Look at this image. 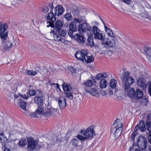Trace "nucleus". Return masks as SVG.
<instances>
[{"label": "nucleus", "mask_w": 151, "mask_h": 151, "mask_svg": "<svg viewBox=\"0 0 151 151\" xmlns=\"http://www.w3.org/2000/svg\"><path fill=\"white\" fill-rule=\"evenodd\" d=\"M8 28V25L6 24H2L0 23V35L1 39L5 40L6 38L8 32L6 31Z\"/></svg>", "instance_id": "11"}, {"label": "nucleus", "mask_w": 151, "mask_h": 151, "mask_svg": "<svg viewBox=\"0 0 151 151\" xmlns=\"http://www.w3.org/2000/svg\"><path fill=\"white\" fill-rule=\"evenodd\" d=\"M83 25L85 27L86 30L89 31L91 30V27L90 26L89 24L86 22H83Z\"/></svg>", "instance_id": "43"}, {"label": "nucleus", "mask_w": 151, "mask_h": 151, "mask_svg": "<svg viewBox=\"0 0 151 151\" xmlns=\"http://www.w3.org/2000/svg\"><path fill=\"white\" fill-rule=\"evenodd\" d=\"M120 77L122 81L124 88V92L126 96L133 100L134 98L135 89L130 86L134 82V79L129 76L128 72H123V75L119 74Z\"/></svg>", "instance_id": "1"}, {"label": "nucleus", "mask_w": 151, "mask_h": 151, "mask_svg": "<svg viewBox=\"0 0 151 151\" xmlns=\"http://www.w3.org/2000/svg\"><path fill=\"white\" fill-rule=\"evenodd\" d=\"M27 144L26 139L24 138H22L19 141V144L20 146L23 147L25 146Z\"/></svg>", "instance_id": "37"}, {"label": "nucleus", "mask_w": 151, "mask_h": 151, "mask_svg": "<svg viewBox=\"0 0 151 151\" xmlns=\"http://www.w3.org/2000/svg\"><path fill=\"white\" fill-rule=\"evenodd\" d=\"M56 31L58 32L59 35L62 36H64L66 35V31L61 29H58Z\"/></svg>", "instance_id": "40"}, {"label": "nucleus", "mask_w": 151, "mask_h": 151, "mask_svg": "<svg viewBox=\"0 0 151 151\" xmlns=\"http://www.w3.org/2000/svg\"><path fill=\"white\" fill-rule=\"evenodd\" d=\"M78 139L81 141V140L78 137V135L75 137L72 140L71 142L72 145L73 146H76L77 145L78 143Z\"/></svg>", "instance_id": "34"}, {"label": "nucleus", "mask_w": 151, "mask_h": 151, "mask_svg": "<svg viewBox=\"0 0 151 151\" xmlns=\"http://www.w3.org/2000/svg\"><path fill=\"white\" fill-rule=\"evenodd\" d=\"M49 8L47 6L43 7L42 9V11L45 14L49 12Z\"/></svg>", "instance_id": "46"}, {"label": "nucleus", "mask_w": 151, "mask_h": 151, "mask_svg": "<svg viewBox=\"0 0 151 151\" xmlns=\"http://www.w3.org/2000/svg\"><path fill=\"white\" fill-rule=\"evenodd\" d=\"M103 23L104 26L106 34L108 37L115 39L116 37V36L115 34L113 33V32L111 29L107 27L105 23L104 22H103Z\"/></svg>", "instance_id": "19"}, {"label": "nucleus", "mask_w": 151, "mask_h": 151, "mask_svg": "<svg viewBox=\"0 0 151 151\" xmlns=\"http://www.w3.org/2000/svg\"><path fill=\"white\" fill-rule=\"evenodd\" d=\"M145 55L147 59L151 64V48L149 47H145L144 49Z\"/></svg>", "instance_id": "21"}, {"label": "nucleus", "mask_w": 151, "mask_h": 151, "mask_svg": "<svg viewBox=\"0 0 151 151\" xmlns=\"http://www.w3.org/2000/svg\"><path fill=\"white\" fill-rule=\"evenodd\" d=\"M137 84L138 86L141 87L143 89L146 88V85L145 82V80L143 78H140L138 79Z\"/></svg>", "instance_id": "25"}, {"label": "nucleus", "mask_w": 151, "mask_h": 151, "mask_svg": "<svg viewBox=\"0 0 151 151\" xmlns=\"http://www.w3.org/2000/svg\"><path fill=\"white\" fill-rule=\"evenodd\" d=\"M12 46V43L11 41H6L3 44V48L6 51L10 49Z\"/></svg>", "instance_id": "23"}, {"label": "nucleus", "mask_w": 151, "mask_h": 151, "mask_svg": "<svg viewBox=\"0 0 151 151\" xmlns=\"http://www.w3.org/2000/svg\"><path fill=\"white\" fill-rule=\"evenodd\" d=\"M147 143L146 139L142 135L139 136L137 140L138 147L142 150L146 149L147 146Z\"/></svg>", "instance_id": "7"}, {"label": "nucleus", "mask_w": 151, "mask_h": 151, "mask_svg": "<svg viewBox=\"0 0 151 151\" xmlns=\"http://www.w3.org/2000/svg\"><path fill=\"white\" fill-rule=\"evenodd\" d=\"M68 68L69 70L70 71H71V72H72V73H74L75 72V70L71 66H69Z\"/></svg>", "instance_id": "55"}, {"label": "nucleus", "mask_w": 151, "mask_h": 151, "mask_svg": "<svg viewBox=\"0 0 151 151\" xmlns=\"http://www.w3.org/2000/svg\"><path fill=\"white\" fill-rule=\"evenodd\" d=\"M148 149L149 150V151H151V146H148Z\"/></svg>", "instance_id": "61"}, {"label": "nucleus", "mask_w": 151, "mask_h": 151, "mask_svg": "<svg viewBox=\"0 0 151 151\" xmlns=\"http://www.w3.org/2000/svg\"><path fill=\"white\" fill-rule=\"evenodd\" d=\"M7 140L8 139L5 136L1 134H0V143H1L3 146L5 145Z\"/></svg>", "instance_id": "30"}, {"label": "nucleus", "mask_w": 151, "mask_h": 151, "mask_svg": "<svg viewBox=\"0 0 151 151\" xmlns=\"http://www.w3.org/2000/svg\"><path fill=\"white\" fill-rule=\"evenodd\" d=\"M114 38L110 39L108 38H105L101 41V44L104 46L110 47H114L115 45Z\"/></svg>", "instance_id": "10"}, {"label": "nucleus", "mask_w": 151, "mask_h": 151, "mask_svg": "<svg viewBox=\"0 0 151 151\" xmlns=\"http://www.w3.org/2000/svg\"><path fill=\"white\" fill-rule=\"evenodd\" d=\"M24 91H23L21 93H19L18 95L15 94L14 95L15 99H17L19 96L23 99H27L30 96H33L36 94V92L34 90H31L28 91L25 94Z\"/></svg>", "instance_id": "8"}, {"label": "nucleus", "mask_w": 151, "mask_h": 151, "mask_svg": "<svg viewBox=\"0 0 151 151\" xmlns=\"http://www.w3.org/2000/svg\"><path fill=\"white\" fill-rule=\"evenodd\" d=\"M89 36H90L88 37V41L89 42V45L91 46H92L93 45H94L92 37V34H91Z\"/></svg>", "instance_id": "41"}, {"label": "nucleus", "mask_w": 151, "mask_h": 151, "mask_svg": "<svg viewBox=\"0 0 151 151\" xmlns=\"http://www.w3.org/2000/svg\"><path fill=\"white\" fill-rule=\"evenodd\" d=\"M84 90L86 92L89 93L92 96L99 97L100 96L98 89L96 87H85Z\"/></svg>", "instance_id": "12"}, {"label": "nucleus", "mask_w": 151, "mask_h": 151, "mask_svg": "<svg viewBox=\"0 0 151 151\" xmlns=\"http://www.w3.org/2000/svg\"><path fill=\"white\" fill-rule=\"evenodd\" d=\"M4 151H11V150L8 148H5Z\"/></svg>", "instance_id": "60"}, {"label": "nucleus", "mask_w": 151, "mask_h": 151, "mask_svg": "<svg viewBox=\"0 0 151 151\" xmlns=\"http://www.w3.org/2000/svg\"><path fill=\"white\" fill-rule=\"evenodd\" d=\"M122 1L127 4H130L132 2L131 0H122Z\"/></svg>", "instance_id": "54"}, {"label": "nucleus", "mask_w": 151, "mask_h": 151, "mask_svg": "<svg viewBox=\"0 0 151 151\" xmlns=\"http://www.w3.org/2000/svg\"><path fill=\"white\" fill-rule=\"evenodd\" d=\"M44 113L45 112H43V109L39 107L36 110L35 112V113L39 116V117L41 115H43V113Z\"/></svg>", "instance_id": "33"}, {"label": "nucleus", "mask_w": 151, "mask_h": 151, "mask_svg": "<svg viewBox=\"0 0 151 151\" xmlns=\"http://www.w3.org/2000/svg\"><path fill=\"white\" fill-rule=\"evenodd\" d=\"M36 71H34L32 70H29L27 71V74L29 76H35L37 74Z\"/></svg>", "instance_id": "45"}, {"label": "nucleus", "mask_w": 151, "mask_h": 151, "mask_svg": "<svg viewBox=\"0 0 151 151\" xmlns=\"http://www.w3.org/2000/svg\"><path fill=\"white\" fill-rule=\"evenodd\" d=\"M7 123L5 122H3L0 124V129H3L4 127H6Z\"/></svg>", "instance_id": "50"}, {"label": "nucleus", "mask_w": 151, "mask_h": 151, "mask_svg": "<svg viewBox=\"0 0 151 151\" xmlns=\"http://www.w3.org/2000/svg\"><path fill=\"white\" fill-rule=\"evenodd\" d=\"M101 94L103 96H105L106 94V93L104 91H102L101 92Z\"/></svg>", "instance_id": "59"}, {"label": "nucleus", "mask_w": 151, "mask_h": 151, "mask_svg": "<svg viewBox=\"0 0 151 151\" xmlns=\"http://www.w3.org/2000/svg\"><path fill=\"white\" fill-rule=\"evenodd\" d=\"M27 150L28 151H32L33 150L35 146L37 144V141L34 140V139L31 137L27 138Z\"/></svg>", "instance_id": "9"}, {"label": "nucleus", "mask_w": 151, "mask_h": 151, "mask_svg": "<svg viewBox=\"0 0 151 151\" xmlns=\"http://www.w3.org/2000/svg\"><path fill=\"white\" fill-rule=\"evenodd\" d=\"M94 132L93 126H91L88 127L86 130H81L78 134V137L81 141H84L88 139L91 138Z\"/></svg>", "instance_id": "5"}, {"label": "nucleus", "mask_w": 151, "mask_h": 151, "mask_svg": "<svg viewBox=\"0 0 151 151\" xmlns=\"http://www.w3.org/2000/svg\"><path fill=\"white\" fill-rule=\"evenodd\" d=\"M105 37L104 34L101 31L94 36V38L95 39L101 40V41L104 39Z\"/></svg>", "instance_id": "26"}, {"label": "nucleus", "mask_w": 151, "mask_h": 151, "mask_svg": "<svg viewBox=\"0 0 151 151\" xmlns=\"http://www.w3.org/2000/svg\"><path fill=\"white\" fill-rule=\"evenodd\" d=\"M78 30L81 32H84L85 31V28L83 25V23L82 24L80 23L78 24Z\"/></svg>", "instance_id": "36"}, {"label": "nucleus", "mask_w": 151, "mask_h": 151, "mask_svg": "<svg viewBox=\"0 0 151 151\" xmlns=\"http://www.w3.org/2000/svg\"><path fill=\"white\" fill-rule=\"evenodd\" d=\"M132 149V148H130L129 149V151H131Z\"/></svg>", "instance_id": "63"}, {"label": "nucleus", "mask_w": 151, "mask_h": 151, "mask_svg": "<svg viewBox=\"0 0 151 151\" xmlns=\"http://www.w3.org/2000/svg\"><path fill=\"white\" fill-rule=\"evenodd\" d=\"M58 102L60 108L63 109L66 105L65 98L64 97L61 96L58 99Z\"/></svg>", "instance_id": "18"}, {"label": "nucleus", "mask_w": 151, "mask_h": 151, "mask_svg": "<svg viewBox=\"0 0 151 151\" xmlns=\"http://www.w3.org/2000/svg\"><path fill=\"white\" fill-rule=\"evenodd\" d=\"M122 98L121 96H118V99L119 100H122Z\"/></svg>", "instance_id": "62"}, {"label": "nucleus", "mask_w": 151, "mask_h": 151, "mask_svg": "<svg viewBox=\"0 0 151 151\" xmlns=\"http://www.w3.org/2000/svg\"><path fill=\"white\" fill-rule=\"evenodd\" d=\"M34 100L36 103L39 104L42 102L43 99L41 97L36 96L34 98Z\"/></svg>", "instance_id": "39"}, {"label": "nucleus", "mask_w": 151, "mask_h": 151, "mask_svg": "<svg viewBox=\"0 0 151 151\" xmlns=\"http://www.w3.org/2000/svg\"><path fill=\"white\" fill-rule=\"evenodd\" d=\"M62 87L64 91H70L72 89L70 85L65 83H63L62 85Z\"/></svg>", "instance_id": "29"}, {"label": "nucleus", "mask_w": 151, "mask_h": 151, "mask_svg": "<svg viewBox=\"0 0 151 151\" xmlns=\"http://www.w3.org/2000/svg\"><path fill=\"white\" fill-rule=\"evenodd\" d=\"M47 23H49V25L47 26V27H52L53 28L54 27V24L51 21H47Z\"/></svg>", "instance_id": "51"}, {"label": "nucleus", "mask_w": 151, "mask_h": 151, "mask_svg": "<svg viewBox=\"0 0 151 151\" xmlns=\"http://www.w3.org/2000/svg\"><path fill=\"white\" fill-rule=\"evenodd\" d=\"M64 18L67 21L70 20L72 18L71 14L70 13H66L64 15Z\"/></svg>", "instance_id": "38"}, {"label": "nucleus", "mask_w": 151, "mask_h": 151, "mask_svg": "<svg viewBox=\"0 0 151 151\" xmlns=\"http://www.w3.org/2000/svg\"><path fill=\"white\" fill-rule=\"evenodd\" d=\"M50 33L51 35H52L54 40L56 42L60 41L62 43H66V41L65 40V39L64 38H61V37L56 34L54 30H52L51 29L50 31Z\"/></svg>", "instance_id": "16"}, {"label": "nucleus", "mask_w": 151, "mask_h": 151, "mask_svg": "<svg viewBox=\"0 0 151 151\" xmlns=\"http://www.w3.org/2000/svg\"><path fill=\"white\" fill-rule=\"evenodd\" d=\"M96 81L94 79H88L85 81L83 83V85L86 86V87H93L96 85Z\"/></svg>", "instance_id": "15"}, {"label": "nucleus", "mask_w": 151, "mask_h": 151, "mask_svg": "<svg viewBox=\"0 0 151 151\" xmlns=\"http://www.w3.org/2000/svg\"><path fill=\"white\" fill-rule=\"evenodd\" d=\"M74 37L77 41L81 43L84 42L85 40V38L81 34H76Z\"/></svg>", "instance_id": "22"}, {"label": "nucleus", "mask_w": 151, "mask_h": 151, "mask_svg": "<svg viewBox=\"0 0 151 151\" xmlns=\"http://www.w3.org/2000/svg\"><path fill=\"white\" fill-rule=\"evenodd\" d=\"M148 102L147 99L145 97L143 98L142 100L141 101V103L144 105H146Z\"/></svg>", "instance_id": "48"}, {"label": "nucleus", "mask_w": 151, "mask_h": 151, "mask_svg": "<svg viewBox=\"0 0 151 151\" xmlns=\"http://www.w3.org/2000/svg\"><path fill=\"white\" fill-rule=\"evenodd\" d=\"M56 141H59V140L57 138H56Z\"/></svg>", "instance_id": "64"}, {"label": "nucleus", "mask_w": 151, "mask_h": 151, "mask_svg": "<svg viewBox=\"0 0 151 151\" xmlns=\"http://www.w3.org/2000/svg\"><path fill=\"white\" fill-rule=\"evenodd\" d=\"M75 57L83 63L88 64L93 62L94 58L93 56L88 54V51L86 49L77 51L75 54Z\"/></svg>", "instance_id": "2"}, {"label": "nucleus", "mask_w": 151, "mask_h": 151, "mask_svg": "<svg viewBox=\"0 0 151 151\" xmlns=\"http://www.w3.org/2000/svg\"><path fill=\"white\" fill-rule=\"evenodd\" d=\"M117 82L114 79H111L110 81V87L111 88H114L116 86Z\"/></svg>", "instance_id": "31"}, {"label": "nucleus", "mask_w": 151, "mask_h": 151, "mask_svg": "<svg viewBox=\"0 0 151 151\" xmlns=\"http://www.w3.org/2000/svg\"><path fill=\"white\" fill-rule=\"evenodd\" d=\"M143 96V93L142 91L139 89H137L135 91L134 98L132 101L135 102L136 99H141Z\"/></svg>", "instance_id": "17"}, {"label": "nucleus", "mask_w": 151, "mask_h": 151, "mask_svg": "<svg viewBox=\"0 0 151 151\" xmlns=\"http://www.w3.org/2000/svg\"><path fill=\"white\" fill-rule=\"evenodd\" d=\"M58 111L56 109L48 107L47 110L43 113V115L45 117H53L57 113Z\"/></svg>", "instance_id": "13"}, {"label": "nucleus", "mask_w": 151, "mask_h": 151, "mask_svg": "<svg viewBox=\"0 0 151 151\" xmlns=\"http://www.w3.org/2000/svg\"><path fill=\"white\" fill-rule=\"evenodd\" d=\"M17 101L18 102V104L20 106L21 109L23 110V112L26 113L27 111L26 108V103L25 102H24L23 100L19 98V97Z\"/></svg>", "instance_id": "20"}, {"label": "nucleus", "mask_w": 151, "mask_h": 151, "mask_svg": "<svg viewBox=\"0 0 151 151\" xmlns=\"http://www.w3.org/2000/svg\"><path fill=\"white\" fill-rule=\"evenodd\" d=\"M109 74V73L103 72L98 73L96 75V80H99L101 79L99 83V86L100 88L103 89L107 87L108 83L105 78L108 77Z\"/></svg>", "instance_id": "6"}, {"label": "nucleus", "mask_w": 151, "mask_h": 151, "mask_svg": "<svg viewBox=\"0 0 151 151\" xmlns=\"http://www.w3.org/2000/svg\"><path fill=\"white\" fill-rule=\"evenodd\" d=\"M136 126H138V129L139 128L142 132H144L146 129L145 123L143 121H140L139 125H137Z\"/></svg>", "instance_id": "28"}, {"label": "nucleus", "mask_w": 151, "mask_h": 151, "mask_svg": "<svg viewBox=\"0 0 151 151\" xmlns=\"http://www.w3.org/2000/svg\"><path fill=\"white\" fill-rule=\"evenodd\" d=\"M91 31L93 35L94 36L96 34L99 33V32H100L101 31L98 27H97L95 26H93Z\"/></svg>", "instance_id": "32"}, {"label": "nucleus", "mask_w": 151, "mask_h": 151, "mask_svg": "<svg viewBox=\"0 0 151 151\" xmlns=\"http://www.w3.org/2000/svg\"><path fill=\"white\" fill-rule=\"evenodd\" d=\"M147 120L146 121H148L151 119V114H149L147 116Z\"/></svg>", "instance_id": "57"}, {"label": "nucleus", "mask_w": 151, "mask_h": 151, "mask_svg": "<svg viewBox=\"0 0 151 151\" xmlns=\"http://www.w3.org/2000/svg\"><path fill=\"white\" fill-rule=\"evenodd\" d=\"M65 11L64 8L61 5H58L54 9L55 15L58 16L63 14Z\"/></svg>", "instance_id": "14"}, {"label": "nucleus", "mask_w": 151, "mask_h": 151, "mask_svg": "<svg viewBox=\"0 0 151 151\" xmlns=\"http://www.w3.org/2000/svg\"><path fill=\"white\" fill-rule=\"evenodd\" d=\"M73 18L69 25L70 29L74 32L77 31L78 24L83 21L84 17L79 15L78 13H75L73 15Z\"/></svg>", "instance_id": "4"}, {"label": "nucleus", "mask_w": 151, "mask_h": 151, "mask_svg": "<svg viewBox=\"0 0 151 151\" xmlns=\"http://www.w3.org/2000/svg\"><path fill=\"white\" fill-rule=\"evenodd\" d=\"M138 127L137 126H136L134 129V131L132 133L131 136V140L133 141H134L135 137L137 135V133L136 132L138 130Z\"/></svg>", "instance_id": "35"}, {"label": "nucleus", "mask_w": 151, "mask_h": 151, "mask_svg": "<svg viewBox=\"0 0 151 151\" xmlns=\"http://www.w3.org/2000/svg\"><path fill=\"white\" fill-rule=\"evenodd\" d=\"M122 130V122L119 119H117L111 126V133L114 135L115 138H117L121 135Z\"/></svg>", "instance_id": "3"}, {"label": "nucleus", "mask_w": 151, "mask_h": 151, "mask_svg": "<svg viewBox=\"0 0 151 151\" xmlns=\"http://www.w3.org/2000/svg\"><path fill=\"white\" fill-rule=\"evenodd\" d=\"M148 86V90L150 96L151 97V80L149 81L147 83Z\"/></svg>", "instance_id": "44"}, {"label": "nucleus", "mask_w": 151, "mask_h": 151, "mask_svg": "<svg viewBox=\"0 0 151 151\" xmlns=\"http://www.w3.org/2000/svg\"><path fill=\"white\" fill-rule=\"evenodd\" d=\"M65 93L66 97L70 99L72 98L73 94L71 93Z\"/></svg>", "instance_id": "49"}, {"label": "nucleus", "mask_w": 151, "mask_h": 151, "mask_svg": "<svg viewBox=\"0 0 151 151\" xmlns=\"http://www.w3.org/2000/svg\"><path fill=\"white\" fill-rule=\"evenodd\" d=\"M47 85H50L53 86L55 87H56L57 88H58L60 90V88L59 87V85L57 83H52L51 81H49L48 83H47Z\"/></svg>", "instance_id": "42"}, {"label": "nucleus", "mask_w": 151, "mask_h": 151, "mask_svg": "<svg viewBox=\"0 0 151 151\" xmlns=\"http://www.w3.org/2000/svg\"><path fill=\"white\" fill-rule=\"evenodd\" d=\"M49 6L50 8V10H51V11H52V10L54 8L53 4L52 3H50L49 4Z\"/></svg>", "instance_id": "56"}, {"label": "nucleus", "mask_w": 151, "mask_h": 151, "mask_svg": "<svg viewBox=\"0 0 151 151\" xmlns=\"http://www.w3.org/2000/svg\"><path fill=\"white\" fill-rule=\"evenodd\" d=\"M29 116L31 117H33V118H38L39 117V116H38V115H37L35 113V114L34 113H31L30 114Z\"/></svg>", "instance_id": "53"}, {"label": "nucleus", "mask_w": 151, "mask_h": 151, "mask_svg": "<svg viewBox=\"0 0 151 151\" xmlns=\"http://www.w3.org/2000/svg\"><path fill=\"white\" fill-rule=\"evenodd\" d=\"M63 26V24L62 22L60 20H57L55 23L54 29L57 30L61 29Z\"/></svg>", "instance_id": "27"}, {"label": "nucleus", "mask_w": 151, "mask_h": 151, "mask_svg": "<svg viewBox=\"0 0 151 151\" xmlns=\"http://www.w3.org/2000/svg\"><path fill=\"white\" fill-rule=\"evenodd\" d=\"M73 32H74L73 31L70 29V30H69V31L68 32V35L71 38H73Z\"/></svg>", "instance_id": "52"}, {"label": "nucleus", "mask_w": 151, "mask_h": 151, "mask_svg": "<svg viewBox=\"0 0 151 151\" xmlns=\"http://www.w3.org/2000/svg\"><path fill=\"white\" fill-rule=\"evenodd\" d=\"M147 130L150 132H151V122H147Z\"/></svg>", "instance_id": "47"}, {"label": "nucleus", "mask_w": 151, "mask_h": 151, "mask_svg": "<svg viewBox=\"0 0 151 151\" xmlns=\"http://www.w3.org/2000/svg\"><path fill=\"white\" fill-rule=\"evenodd\" d=\"M92 24L93 26H95L97 27L99 25V23L96 21H94L92 22Z\"/></svg>", "instance_id": "58"}, {"label": "nucleus", "mask_w": 151, "mask_h": 151, "mask_svg": "<svg viewBox=\"0 0 151 151\" xmlns=\"http://www.w3.org/2000/svg\"><path fill=\"white\" fill-rule=\"evenodd\" d=\"M50 12L45 16V18L47 20H51L52 22H54L56 20V17L55 14H53L52 11L50 10Z\"/></svg>", "instance_id": "24"}]
</instances>
